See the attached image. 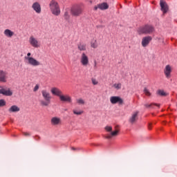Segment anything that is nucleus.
I'll return each mask as SVG.
<instances>
[{"label": "nucleus", "mask_w": 177, "mask_h": 177, "mask_svg": "<svg viewBox=\"0 0 177 177\" xmlns=\"http://www.w3.org/2000/svg\"><path fill=\"white\" fill-rule=\"evenodd\" d=\"M22 133H23V136H26V138H28V137L31 136V133L23 132Z\"/></svg>", "instance_id": "72a5a7b5"}, {"label": "nucleus", "mask_w": 177, "mask_h": 177, "mask_svg": "<svg viewBox=\"0 0 177 177\" xmlns=\"http://www.w3.org/2000/svg\"><path fill=\"white\" fill-rule=\"evenodd\" d=\"M163 73L167 80H169V78H171V74L172 73V66L167 65L163 69Z\"/></svg>", "instance_id": "f8f14e48"}, {"label": "nucleus", "mask_w": 177, "mask_h": 177, "mask_svg": "<svg viewBox=\"0 0 177 177\" xmlns=\"http://www.w3.org/2000/svg\"><path fill=\"white\" fill-rule=\"evenodd\" d=\"M72 150H77V149L74 148V147H72L71 148Z\"/></svg>", "instance_id": "58836bf2"}, {"label": "nucleus", "mask_w": 177, "mask_h": 177, "mask_svg": "<svg viewBox=\"0 0 177 177\" xmlns=\"http://www.w3.org/2000/svg\"><path fill=\"white\" fill-rule=\"evenodd\" d=\"M156 95L158 96H168V93L164 91V90H158L156 91Z\"/></svg>", "instance_id": "393cba45"}, {"label": "nucleus", "mask_w": 177, "mask_h": 177, "mask_svg": "<svg viewBox=\"0 0 177 177\" xmlns=\"http://www.w3.org/2000/svg\"><path fill=\"white\" fill-rule=\"evenodd\" d=\"M145 106V107H147V108L151 107V106H157L158 107H160V104H146Z\"/></svg>", "instance_id": "2f4dec72"}, {"label": "nucleus", "mask_w": 177, "mask_h": 177, "mask_svg": "<svg viewBox=\"0 0 177 177\" xmlns=\"http://www.w3.org/2000/svg\"><path fill=\"white\" fill-rule=\"evenodd\" d=\"M39 89V84H36L35 86L33 88V92H37Z\"/></svg>", "instance_id": "f704fd0d"}, {"label": "nucleus", "mask_w": 177, "mask_h": 177, "mask_svg": "<svg viewBox=\"0 0 177 177\" xmlns=\"http://www.w3.org/2000/svg\"><path fill=\"white\" fill-rule=\"evenodd\" d=\"M139 120V111H135L131 114L129 121L130 124H135Z\"/></svg>", "instance_id": "4468645a"}, {"label": "nucleus", "mask_w": 177, "mask_h": 177, "mask_svg": "<svg viewBox=\"0 0 177 177\" xmlns=\"http://www.w3.org/2000/svg\"><path fill=\"white\" fill-rule=\"evenodd\" d=\"M109 8V4L107 3H102L97 4L94 7V10H97V9H100V10H106Z\"/></svg>", "instance_id": "f3484780"}, {"label": "nucleus", "mask_w": 177, "mask_h": 177, "mask_svg": "<svg viewBox=\"0 0 177 177\" xmlns=\"http://www.w3.org/2000/svg\"><path fill=\"white\" fill-rule=\"evenodd\" d=\"M97 46H99L97 44V40H96V39H93L91 41V47L93 48V49H96L97 48Z\"/></svg>", "instance_id": "b1692460"}, {"label": "nucleus", "mask_w": 177, "mask_h": 177, "mask_svg": "<svg viewBox=\"0 0 177 177\" xmlns=\"http://www.w3.org/2000/svg\"><path fill=\"white\" fill-rule=\"evenodd\" d=\"M8 81V73L3 70H0V82Z\"/></svg>", "instance_id": "dca6fc26"}, {"label": "nucleus", "mask_w": 177, "mask_h": 177, "mask_svg": "<svg viewBox=\"0 0 177 177\" xmlns=\"http://www.w3.org/2000/svg\"><path fill=\"white\" fill-rule=\"evenodd\" d=\"M0 95H3L4 96H12V95H13V92L10 91V88H1L0 89Z\"/></svg>", "instance_id": "2eb2a0df"}, {"label": "nucleus", "mask_w": 177, "mask_h": 177, "mask_svg": "<svg viewBox=\"0 0 177 177\" xmlns=\"http://www.w3.org/2000/svg\"><path fill=\"white\" fill-rule=\"evenodd\" d=\"M59 100L62 102L63 103H72L73 99L71 98V96L69 95H62L59 97Z\"/></svg>", "instance_id": "ddd939ff"}, {"label": "nucleus", "mask_w": 177, "mask_h": 177, "mask_svg": "<svg viewBox=\"0 0 177 177\" xmlns=\"http://www.w3.org/2000/svg\"><path fill=\"white\" fill-rule=\"evenodd\" d=\"M29 44L32 48H39L41 46V43H39L38 39L34 36H30L29 37Z\"/></svg>", "instance_id": "6e6552de"}, {"label": "nucleus", "mask_w": 177, "mask_h": 177, "mask_svg": "<svg viewBox=\"0 0 177 177\" xmlns=\"http://www.w3.org/2000/svg\"><path fill=\"white\" fill-rule=\"evenodd\" d=\"M73 114H75V115H81V114L84 113V111H77L75 109H74L73 111Z\"/></svg>", "instance_id": "cd10ccee"}, {"label": "nucleus", "mask_w": 177, "mask_h": 177, "mask_svg": "<svg viewBox=\"0 0 177 177\" xmlns=\"http://www.w3.org/2000/svg\"><path fill=\"white\" fill-rule=\"evenodd\" d=\"M64 19L65 20H70V14L68 13V12H65L64 15Z\"/></svg>", "instance_id": "c756f323"}, {"label": "nucleus", "mask_w": 177, "mask_h": 177, "mask_svg": "<svg viewBox=\"0 0 177 177\" xmlns=\"http://www.w3.org/2000/svg\"><path fill=\"white\" fill-rule=\"evenodd\" d=\"M93 68L94 70H96V68H97V62L96 61L94 62Z\"/></svg>", "instance_id": "c9c22d12"}, {"label": "nucleus", "mask_w": 177, "mask_h": 177, "mask_svg": "<svg viewBox=\"0 0 177 177\" xmlns=\"http://www.w3.org/2000/svg\"><path fill=\"white\" fill-rule=\"evenodd\" d=\"M91 82L93 85H97V84H99V82H97V80L93 77L91 78Z\"/></svg>", "instance_id": "473e14b6"}, {"label": "nucleus", "mask_w": 177, "mask_h": 177, "mask_svg": "<svg viewBox=\"0 0 177 177\" xmlns=\"http://www.w3.org/2000/svg\"><path fill=\"white\" fill-rule=\"evenodd\" d=\"M50 13L53 16H60L62 10L60 9V4L56 0H51L48 4Z\"/></svg>", "instance_id": "f257e3e1"}, {"label": "nucleus", "mask_w": 177, "mask_h": 177, "mask_svg": "<svg viewBox=\"0 0 177 177\" xmlns=\"http://www.w3.org/2000/svg\"><path fill=\"white\" fill-rule=\"evenodd\" d=\"M8 111L9 113H18L20 111V108L17 105H13L8 109Z\"/></svg>", "instance_id": "5701e85b"}, {"label": "nucleus", "mask_w": 177, "mask_h": 177, "mask_svg": "<svg viewBox=\"0 0 177 177\" xmlns=\"http://www.w3.org/2000/svg\"><path fill=\"white\" fill-rule=\"evenodd\" d=\"M82 7L79 4H75L71 8V15L73 16V17H79V16L82 15Z\"/></svg>", "instance_id": "39448f33"}, {"label": "nucleus", "mask_w": 177, "mask_h": 177, "mask_svg": "<svg viewBox=\"0 0 177 177\" xmlns=\"http://www.w3.org/2000/svg\"><path fill=\"white\" fill-rule=\"evenodd\" d=\"M149 129H151V123H149L148 125Z\"/></svg>", "instance_id": "4c0bfd02"}, {"label": "nucleus", "mask_w": 177, "mask_h": 177, "mask_svg": "<svg viewBox=\"0 0 177 177\" xmlns=\"http://www.w3.org/2000/svg\"><path fill=\"white\" fill-rule=\"evenodd\" d=\"M24 60L27 64L32 66V67H38V66H41V62L31 57V53H27L26 56L24 57Z\"/></svg>", "instance_id": "7ed1b4c3"}, {"label": "nucleus", "mask_w": 177, "mask_h": 177, "mask_svg": "<svg viewBox=\"0 0 177 177\" xmlns=\"http://www.w3.org/2000/svg\"><path fill=\"white\" fill-rule=\"evenodd\" d=\"M3 106H6V101L5 100H0V107H3Z\"/></svg>", "instance_id": "7c9ffc66"}, {"label": "nucleus", "mask_w": 177, "mask_h": 177, "mask_svg": "<svg viewBox=\"0 0 177 177\" xmlns=\"http://www.w3.org/2000/svg\"><path fill=\"white\" fill-rule=\"evenodd\" d=\"M3 34L7 38H12V37L15 35V32L12 31L10 29H6L3 32Z\"/></svg>", "instance_id": "412c9836"}, {"label": "nucleus", "mask_w": 177, "mask_h": 177, "mask_svg": "<svg viewBox=\"0 0 177 177\" xmlns=\"http://www.w3.org/2000/svg\"><path fill=\"white\" fill-rule=\"evenodd\" d=\"M152 38L151 36H147V37H145L142 38V46H143V48H146V46H147V45H149L150 44V41H151Z\"/></svg>", "instance_id": "6ab92c4d"}, {"label": "nucleus", "mask_w": 177, "mask_h": 177, "mask_svg": "<svg viewBox=\"0 0 177 177\" xmlns=\"http://www.w3.org/2000/svg\"><path fill=\"white\" fill-rule=\"evenodd\" d=\"M77 49L80 50V52H84L86 50V44L85 43L80 42L77 44Z\"/></svg>", "instance_id": "4be33fe9"}, {"label": "nucleus", "mask_w": 177, "mask_h": 177, "mask_svg": "<svg viewBox=\"0 0 177 177\" xmlns=\"http://www.w3.org/2000/svg\"><path fill=\"white\" fill-rule=\"evenodd\" d=\"M76 103L79 105H84L85 104V100L82 98H79L76 100Z\"/></svg>", "instance_id": "a878e982"}, {"label": "nucleus", "mask_w": 177, "mask_h": 177, "mask_svg": "<svg viewBox=\"0 0 177 177\" xmlns=\"http://www.w3.org/2000/svg\"><path fill=\"white\" fill-rule=\"evenodd\" d=\"M80 62L84 67H86L89 64V57L85 53L81 54Z\"/></svg>", "instance_id": "0eeeda50"}, {"label": "nucleus", "mask_w": 177, "mask_h": 177, "mask_svg": "<svg viewBox=\"0 0 177 177\" xmlns=\"http://www.w3.org/2000/svg\"><path fill=\"white\" fill-rule=\"evenodd\" d=\"M41 95L44 100H40L41 106H44L45 107H48L50 104V100H52V95H50V93L48 91V90H42Z\"/></svg>", "instance_id": "f03ea898"}, {"label": "nucleus", "mask_w": 177, "mask_h": 177, "mask_svg": "<svg viewBox=\"0 0 177 177\" xmlns=\"http://www.w3.org/2000/svg\"><path fill=\"white\" fill-rule=\"evenodd\" d=\"M144 93L146 95V96H151V93H150L147 88H144Z\"/></svg>", "instance_id": "c85d7f7f"}, {"label": "nucleus", "mask_w": 177, "mask_h": 177, "mask_svg": "<svg viewBox=\"0 0 177 177\" xmlns=\"http://www.w3.org/2000/svg\"><path fill=\"white\" fill-rule=\"evenodd\" d=\"M35 140H39V139H41V137H39V136H36L35 137Z\"/></svg>", "instance_id": "e433bc0d"}, {"label": "nucleus", "mask_w": 177, "mask_h": 177, "mask_svg": "<svg viewBox=\"0 0 177 177\" xmlns=\"http://www.w3.org/2000/svg\"><path fill=\"white\" fill-rule=\"evenodd\" d=\"M110 102L111 104H117V103L120 105L124 104V100L118 96H112L110 97Z\"/></svg>", "instance_id": "1a4fd4ad"}, {"label": "nucleus", "mask_w": 177, "mask_h": 177, "mask_svg": "<svg viewBox=\"0 0 177 177\" xmlns=\"http://www.w3.org/2000/svg\"><path fill=\"white\" fill-rule=\"evenodd\" d=\"M160 5L162 12H163V13H167V12H168V4H167V2L164 0H160Z\"/></svg>", "instance_id": "aec40b11"}, {"label": "nucleus", "mask_w": 177, "mask_h": 177, "mask_svg": "<svg viewBox=\"0 0 177 177\" xmlns=\"http://www.w3.org/2000/svg\"><path fill=\"white\" fill-rule=\"evenodd\" d=\"M113 88H115V89H117V91H118L119 89H121V88H122V84L121 83L114 84Z\"/></svg>", "instance_id": "bb28decb"}, {"label": "nucleus", "mask_w": 177, "mask_h": 177, "mask_svg": "<svg viewBox=\"0 0 177 177\" xmlns=\"http://www.w3.org/2000/svg\"><path fill=\"white\" fill-rule=\"evenodd\" d=\"M32 9L37 15L41 14V12H42V8H41V3H39V2L38 1H35L32 4Z\"/></svg>", "instance_id": "9d476101"}, {"label": "nucleus", "mask_w": 177, "mask_h": 177, "mask_svg": "<svg viewBox=\"0 0 177 177\" xmlns=\"http://www.w3.org/2000/svg\"><path fill=\"white\" fill-rule=\"evenodd\" d=\"M50 124L53 127H59L62 125V119L57 116L53 117L50 119Z\"/></svg>", "instance_id": "9b49d317"}, {"label": "nucleus", "mask_w": 177, "mask_h": 177, "mask_svg": "<svg viewBox=\"0 0 177 177\" xmlns=\"http://www.w3.org/2000/svg\"><path fill=\"white\" fill-rule=\"evenodd\" d=\"M50 92L52 95H54L55 96H57L58 97H60V96L63 93V92L61 91L60 89L57 87H53L50 90Z\"/></svg>", "instance_id": "a211bd4d"}, {"label": "nucleus", "mask_w": 177, "mask_h": 177, "mask_svg": "<svg viewBox=\"0 0 177 177\" xmlns=\"http://www.w3.org/2000/svg\"><path fill=\"white\" fill-rule=\"evenodd\" d=\"M153 32H154V27L149 24L141 26L138 30L139 35H142V34H153Z\"/></svg>", "instance_id": "20e7f679"}, {"label": "nucleus", "mask_w": 177, "mask_h": 177, "mask_svg": "<svg viewBox=\"0 0 177 177\" xmlns=\"http://www.w3.org/2000/svg\"><path fill=\"white\" fill-rule=\"evenodd\" d=\"M105 130L107 132H111V133L107 134L106 136V137H105L106 139H113V138H114L115 136H118L119 131L118 130H115L114 131H113V127L111 126H106L105 127Z\"/></svg>", "instance_id": "423d86ee"}]
</instances>
